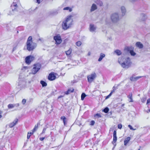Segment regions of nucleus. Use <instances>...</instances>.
<instances>
[{
  "mask_svg": "<svg viewBox=\"0 0 150 150\" xmlns=\"http://www.w3.org/2000/svg\"><path fill=\"white\" fill-rule=\"evenodd\" d=\"M124 59L123 57L119 58L118 59V62L121 66L124 68H128L130 67L131 64V62L129 58L127 57L125 59V61L122 62V60Z\"/></svg>",
  "mask_w": 150,
  "mask_h": 150,
  "instance_id": "1",
  "label": "nucleus"
},
{
  "mask_svg": "<svg viewBox=\"0 0 150 150\" xmlns=\"http://www.w3.org/2000/svg\"><path fill=\"white\" fill-rule=\"evenodd\" d=\"M32 38L29 36L26 42L27 49L29 51L33 50L36 47V44L32 42Z\"/></svg>",
  "mask_w": 150,
  "mask_h": 150,
  "instance_id": "2",
  "label": "nucleus"
},
{
  "mask_svg": "<svg viewBox=\"0 0 150 150\" xmlns=\"http://www.w3.org/2000/svg\"><path fill=\"white\" fill-rule=\"evenodd\" d=\"M33 66L34 67L31 70V73L33 74H36L40 69L41 65L40 63H38L34 64Z\"/></svg>",
  "mask_w": 150,
  "mask_h": 150,
  "instance_id": "3",
  "label": "nucleus"
},
{
  "mask_svg": "<svg viewBox=\"0 0 150 150\" xmlns=\"http://www.w3.org/2000/svg\"><path fill=\"white\" fill-rule=\"evenodd\" d=\"M23 76H20L18 78V85L23 87L26 85L27 82L26 79Z\"/></svg>",
  "mask_w": 150,
  "mask_h": 150,
  "instance_id": "4",
  "label": "nucleus"
},
{
  "mask_svg": "<svg viewBox=\"0 0 150 150\" xmlns=\"http://www.w3.org/2000/svg\"><path fill=\"white\" fill-rule=\"evenodd\" d=\"M11 7L12 10L9 13H8V15L13 14L15 12L18 11V6L16 3L13 2L11 5Z\"/></svg>",
  "mask_w": 150,
  "mask_h": 150,
  "instance_id": "5",
  "label": "nucleus"
},
{
  "mask_svg": "<svg viewBox=\"0 0 150 150\" xmlns=\"http://www.w3.org/2000/svg\"><path fill=\"white\" fill-rule=\"evenodd\" d=\"M111 18L113 23H116L119 20L118 14L117 13H114L112 14L111 16Z\"/></svg>",
  "mask_w": 150,
  "mask_h": 150,
  "instance_id": "6",
  "label": "nucleus"
},
{
  "mask_svg": "<svg viewBox=\"0 0 150 150\" xmlns=\"http://www.w3.org/2000/svg\"><path fill=\"white\" fill-rule=\"evenodd\" d=\"M116 133V130H114L113 133V140L112 142V143L114 145V146L112 149V150H113L114 149L116 145V144L115 143L117 140Z\"/></svg>",
  "mask_w": 150,
  "mask_h": 150,
  "instance_id": "7",
  "label": "nucleus"
},
{
  "mask_svg": "<svg viewBox=\"0 0 150 150\" xmlns=\"http://www.w3.org/2000/svg\"><path fill=\"white\" fill-rule=\"evenodd\" d=\"M54 39L55 41L56 44L57 45L60 44L62 41L61 36L59 35L54 36Z\"/></svg>",
  "mask_w": 150,
  "mask_h": 150,
  "instance_id": "8",
  "label": "nucleus"
},
{
  "mask_svg": "<svg viewBox=\"0 0 150 150\" xmlns=\"http://www.w3.org/2000/svg\"><path fill=\"white\" fill-rule=\"evenodd\" d=\"M72 16H67L66 20L64 21V22H66L67 25H69L70 27L71 25H72V23L73 21V19H71Z\"/></svg>",
  "mask_w": 150,
  "mask_h": 150,
  "instance_id": "9",
  "label": "nucleus"
},
{
  "mask_svg": "<svg viewBox=\"0 0 150 150\" xmlns=\"http://www.w3.org/2000/svg\"><path fill=\"white\" fill-rule=\"evenodd\" d=\"M34 59V57L31 56H29L27 57L25 59V62L28 64H30L31 62Z\"/></svg>",
  "mask_w": 150,
  "mask_h": 150,
  "instance_id": "10",
  "label": "nucleus"
},
{
  "mask_svg": "<svg viewBox=\"0 0 150 150\" xmlns=\"http://www.w3.org/2000/svg\"><path fill=\"white\" fill-rule=\"evenodd\" d=\"M96 76H88V81L89 83H91L95 79Z\"/></svg>",
  "mask_w": 150,
  "mask_h": 150,
  "instance_id": "11",
  "label": "nucleus"
},
{
  "mask_svg": "<svg viewBox=\"0 0 150 150\" xmlns=\"http://www.w3.org/2000/svg\"><path fill=\"white\" fill-rule=\"evenodd\" d=\"M18 120L17 118H16L15 119V120L11 123H10L9 125V127L10 128H12L18 122Z\"/></svg>",
  "mask_w": 150,
  "mask_h": 150,
  "instance_id": "12",
  "label": "nucleus"
},
{
  "mask_svg": "<svg viewBox=\"0 0 150 150\" xmlns=\"http://www.w3.org/2000/svg\"><path fill=\"white\" fill-rule=\"evenodd\" d=\"M62 27L63 29L64 30H66L70 27L69 25H67L66 22L64 21L63 22Z\"/></svg>",
  "mask_w": 150,
  "mask_h": 150,
  "instance_id": "13",
  "label": "nucleus"
},
{
  "mask_svg": "<svg viewBox=\"0 0 150 150\" xmlns=\"http://www.w3.org/2000/svg\"><path fill=\"white\" fill-rule=\"evenodd\" d=\"M59 77V76L57 77L56 76H48L47 79L50 81H52L55 80L56 78Z\"/></svg>",
  "mask_w": 150,
  "mask_h": 150,
  "instance_id": "14",
  "label": "nucleus"
},
{
  "mask_svg": "<svg viewBox=\"0 0 150 150\" xmlns=\"http://www.w3.org/2000/svg\"><path fill=\"white\" fill-rule=\"evenodd\" d=\"M74 89L71 88H69L67 91L64 92V93L65 94L68 95L71 93H73L74 92Z\"/></svg>",
  "mask_w": 150,
  "mask_h": 150,
  "instance_id": "15",
  "label": "nucleus"
},
{
  "mask_svg": "<svg viewBox=\"0 0 150 150\" xmlns=\"http://www.w3.org/2000/svg\"><path fill=\"white\" fill-rule=\"evenodd\" d=\"M147 18L146 15L144 13H142L140 16V20L142 21H145Z\"/></svg>",
  "mask_w": 150,
  "mask_h": 150,
  "instance_id": "16",
  "label": "nucleus"
},
{
  "mask_svg": "<svg viewBox=\"0 0 150 150\" xmlns=\"http://www.w3.org/2000/svg\"><path fill=\"white\" fill-rule=\"evenodd\" d=\"M142 77V76H139L134 77L133 76H132L130 77V80L132 81H136L138 80L139 79L141 78Z\"/></svg>",
  "mask_w": 150,
  "mask_h": 150,
  "instance_id": "17",
  "label": "nucleus"
},
{
  "mask_svg": "<svg viewBox=\"0 0 150 150\" xmlns=\"http://www.w3.org/2000/svg\"><path fill=\"white\" fill-rule=\"evenodd\" d=\"M134 47L132 46H127L125 47V48L124 50L127 51L128 52H129L130 53L131 51L132 50H134Z\"/></svg>",
  "mask_w": 150,
  "mask_h": 150,
  "instance_id": "18",
  "label": "nucleus"
},
{
  "mask_svg": "<svg viewBox=\"0 0 150 150\" xmlns=\"http://www.w3.org/2000/svg\"><path fill=\"white\" fill-rule=\"evenodd\" d=\"M136 47L139 48V49H142L143 47V45L139 42H137L136 43Z\"/></svg>",
  "mask_w": 150,
  "mask_h": 150,
  "instance_id": "19",
  "label": "nucleus"
},
{
  "mask_svg": "<svg viewBox=\"0 0 150 150\" xmlns=\"http://www.w3.org/2000/svg\"><path fill=\"white\" fill-rule=\"evenodd\" d=\"M81 76H74V79L73 81V83H75L77 82L81 78Z\"/></svg>",
  "mask_w": 150,
  "mask_h": 150,
  "instance_id": "20",
  "label": "nucleus"
},
{
  "mask_svg": "<svg viewBox=\"0 0 150 150\" xmlns=\"http://www.w3.org/2000/svg\"><path fill=\"white\" fill-rule=\"evenodd\" d=\"M96 29V28L93 24H91L90 25V31L93 32Z\"/></svg>",
  "mask_w": 150,
  "mask_h": 150,
  "instance_id": "21",
  "label": "nucleus"
},
{
  "mask_svg": "<svg viewBox=\"0 0 150 150\" xmlns=\"http://www.w3.org/2000/svg\"><path fill=\"white\" fill-rule=\"evenodd\" d=\"M121 11L122 15V16H124L125 15L126 12V8L124 6H122L121 7Z\"/></svg>",
  "mask_w": 150,
  "mask_h": 150,
  "instance_id": "22",
  "label": "nucleus"
},
{
  "mask_svg": "<svg viewBox=\"0 0 150 150\" xmlns=\"http://www.w3.org/2000/svg\"><path fill=\"white\" fill-rule=\"evenodd\" d=\"M130 137H128L125 139L124 141V145L125 146H127V143L129 142L130 140Z\"/></svg>",
  "mask_w": 150,
  "mask_h": 150,
  "instance_id": "23",
  "label": "nucleus"
},
{
  "mask_svg": "<svg viewBox=\"0 0 150 150\" xmlns=\"http://www.w3.org/2000/svg\"><path fill=\"white\" fill-rule=\"evenodd\" d=\"M142 129H143V134H145L148 132V129H149V127H145L143 128L141 127Z\"/></svg>",
  "mask_w": 150,
  "mask_h": 150,
  "instance_id": "24",
  "label": "nucleus"
},
{
  "mask_svg": "<svg viewBox=\"0 0 150 150\" xmlns=\"http://www.w3.org/2000/svg\"><path fill=\"white\" fill-rule=\"evenodd\" d=\"M61 120L63 121L64 125H65L67 124V118L64 116H62L61 117Z\"/></svg>",
  "mask_w": 150,
  "mask_h": 150,
  "instance_id": "25",
  "label": "nucleus"
},
{
  "mask_svg": "<svg viewBox=\"0 0 150 150\" xmlns=\"http://www.w3.org/2000/svg\"><path fill=\"white\" fill-rule=\"evenodd\" d=\"M40 125V122H38L36 125H35L34 128L32 130L33 131V132H35L38 129V125Z\"/></svg>",
  "mask_w": 150,
  "mask_h": 150,
  "instance_id": "26",
  "label": "nucleus"
},
{
  "mask_svg": "<svg viewBox=\"0 0 150 150\" xmlns=\"http://www.w3.org/2000/svg\"><path fill=\"white\" fill-rule=\"evenodd\" d=\"M97 9V7L96 5L94 4H93L91 7V11H93Z\"/></svg>",
  "mask_w": 150,
  "mask_h": 150,
  "instance_id": "27",
  "label": "nucleus"
},
{
  "mask_svg": "<svg viewBox=\"0 0 150 150\" xmlns=\"http://www.w3.org/2000/svg\"><path fill=\"white\" fill-rule=\"evenodd\" d=\"M40 83L42 85V87H46L47 85V84L46 82L43 80H41L40 81Z\"/></svg>",
  "mask_w": 150,
  "mask_h": 150,
  "instance_id": "28",
  "label": "nucleus"
},
{
  "mask_svg": "<svg viewBox=\"0 0 150 150\" xmlns=\"http://www.w3.org/2000/svg\"><path fill=\"white\" fill-rule=\"evenodd\" d=\"M105 56V55L104 54H103L102 53H101L100 54V57L98 59V61H101L103 59V58Z\"/></svg>",
  "mask_w": 150,
  "mask_h": 150,
  "instance_id": "29",
  "label": "nucleus"
},
{
  "mask_svg": "<svg viewBox=\"0 0 150 150\" xmlns=\"http://www.w3.org/2000/svg\"><path fill=\"white\" fill-rule=\"evenodd\" d=\"M132 93H129V94L127 96L128 98L130 100L129 101V102H133V100L132 98Z\"/></svg>",
  "mask_w": 150,
  "mask_h": 150,
  "instance_id": "30",
  "label": "nucleus"
},
{
  "mask_svg": "<svg viewBox=\"0 0 150 150\" xmlns=\"http://www.w3.org/2000/svg\"><path fill=\"white\" fill-rule=\"evenodd\" d=\"M96 3L100 6H101L103 5V3L102 1L100 0H96L95 1Z\"/></svg>",
  "mask_w": 150,
  "mask_h": 150,
  "instance_id": "31",
  "label": "nucleus"
},
{
  "mask_svg": "<svg viewBox=\"0 0 150 150\" xmlns=\"http://www.w3.org/2000/svg\"><path fill=\"white\" fill-rule=\"evenodd\" d=\"M114 52L118 56H119L121 54L122 52L120 50H116Z\"/></svg>",
  "mask_w": 150,
  "mask_h": 150,
  "instance_id": "32",
  "label": "nucleus"
},
{
  "mask_svg": "<svg viewBox=\"0 0 150 150\" xmlns=\"http://www.w3.org/2000/svg\"><path fill=\"white\" fill-rule=\"evenodd\" d=\"M109 111V108L107 107H106L102 110V111L104 112L105 113H107Z\"/></svg>",
  "mask_w": 150,
  "mask_h": 150,
  "instance_id": "33",
  "label": "nucleus"
},
{
  "mask_svg": "<svg viewBox=\"0 0 150 150\" xmlns=\"http://www.w3.org/2000/svg\"><path fill=\"white\" fill-rule=\"evenodd\" d=\"M57 90L56 89H54L52 90L51 93V96L54 95L56 94Z\"/></svg>",
  "mask_w": 150,
  "mask_h": 150,
  "instance_id": "34",
  "label": "nucleus"
},
{
  "mask_svg": "<svg viewBox=\"0 0 150 150\" xmlns=\"http://www.w3.org/2000/svg\"><path fill=\"white\" fill-rule=\"evenodd\" d=\"M86 96V94L84 93H82L81 95V100H84V98Z\"/></svg>",
  "mask_w": 150,
  "mask_h": 150,
  "instance_id": "35",
  "label": "nucleus"
},
{
  "mask_svg": "<svg viewBox=\"0 0 150 150\" xmlns=\"http://www.w3.org/2000/svg\"><path fill=\"white\" fill-rule=\"evenodd\" d=\"M94 117L99 118H101L102 117V116L100 114L98 113H96L95 114H94Z\"/></svg>",
  "mask_w": 150,
  "mask_h": 150,
  "instance_id": "36",
  "label": "nucleus"
},
{
  "mask_svg": "<svg viewBox=\"0 0 150 150\" xmlns=\"http://www.w3.org/2000/svg\"><path fill=\"white\" fill-rule=\"evenodd\" d=\"M8 107L9 109H11L14 108L13 104H10L8 105Z\"/></svg>",
  "mask_w": 150,
  "mask_h": 150,
  "instance_id": "37",
  "label": "nucleus"
},
{
  "mask_svg": "<svg viewBox=\"0 0 150 150\" xmlns=\"http://www.w3.org/2000/svg\"><path fill=\"white\" fill-rule=\"evenodd\" d=\"M90 141L89 140H87L86 142H85L84 144L86 146H88L89 144H91V143L90 142Z\"/></svg>",
  "mask_w": 150,
  "mask_h": 150,
  "instance_id": "38",
  "label": "nucleus"
},
{
  "mask_svg": "<svg viewBox=\"0 0 150 150\" xmlns=\"http://www.w3.org/2000/svg\"><path fill=\"white\" fill-rule=\"evenodd\" d=\"M71 49H69L66 52V54L67 55H69L71 53Z\"/></svg>",
  "mask_w": 150,
  "mask_h": 150,
  "instance_id": "39",
  "label": "nucleus"
},
{
  "mask_svg": "<svg viewBox=\"0 0 150 150\" xmlns=\"http://www.w3.org/2000/svg\"><path fill=\"white\" fill-rule=\"evenodd\" d=\"M129 53H130V54L132 56H134L136 54V53L134 52V50H132Z\"/></svg>",
  "mask_w": 150,
  "mask_h": 150,
  "instance_id": "40",
  "label": "nucleus"
},
{
  "mask_svg": "<svg viewBox=\"0 0 150 150\" xmlns=\"http://www.w3.org/2000/svg\"><path fill=\"white\" fill-rule=\"evenodd\" d=\"M64 10H69V12H71L72 11V9L71 8H70L69 7H65L63 9Z\"/></svg>",
  "mask_w": 150,
  "mask_h": 150,
  "instance_id": "41",
  "label": "nucleus"
},
{
  "mask_svg": "<svg viewBox=\"0 0 150 150\" xmlns=\"http://www.w3.org/2000/svg\"><path fill=\"white\" fill-rule=\"evenodd\" d=\"M76 44L77 46H79L81 45V42L80 41H78L76 42Z\"/></svg>",
  "mask_w": 150,
  "mask_h": 150,
  "instance_id": "42",
  "label": "nucleus"
},
{
  "mask_svg": "<svg viewBox=\"0 0 150 150\" xmlns=\"http://www.w3.org/2000/svg\"><path fill=\"white\" fill-rule=\"evenodd\" d=\"M128 127L130 128V129H131V130H135L136 129H134L132 127V126L130 125H128Z\"/></svg>",
  "mask_w": 150,
  "mask_h": 150,
  "instance_id": "43",
  "label": "nucleus"
},
{
  "mask_svg": "<svg viewBox=\"0 0 150 150\" xmlns=\"http://www.w3.org/2000/svg\"><path fill=\"white\" fill-rule=\"evenodd\" d=\"M118 128L119 129H121L122 127V125L121 124H118L117 125Z\"/></svg>",
  "mask_w": 150,
  "mask_h": 150,
  "instance_id": "44",
  "label": "nucleus"
},
{
  "mask_svg": "<svg viewBox=\"0 0 150 150\" xmlns=\"http://www.w3.org/2000/svg\"><path fill=\"white\" fill-rule=\"evenodd\" d=\"M46 129H47V127H45V128H44L43 129L42 131V132L41 133V134H44L46 130Z\"/></svg>",
  "mask_w": 150,
  "mask_h": 150,
  "instance_id": "45",
  "label": "nucleus"
},
{
  "mask_svg": "<svg viewBox=\"0 0 150 150\" xmlns=\"http://www.w3.org/2000/svg\"><path fill=\"white\" fill-rule=\"evenodd\" d=\"M95 122L94 120H91L90 122V125H93L95 124Z\"/></svg>",
  "mask_w": 150,
  "mask_h": 150,
  "instance_id": "46",
  "label": "nucleus"
},
{
  "mask_svg": "<svg viewBox=\"0 0 150 150\" xmlns=\"http://www.w3.org/2000/svg\"><path fill=\"white\" fill-rule=\"evenodd\" d=\"M49 75H57V74L56 73L54 72H51Z\"/></svg>",
  "mask_w": 150,
  "mask_h": 150,
  "instance_id": "47",
  "label": "nucleus"
},
{
  "mask_svg": "<svg viewBox=\"0 0 150 150\" xmlns=\"http://www.w3.org/2000/svg\"><path fill=\"white\" fill-rule=\"evenodd\" d=\"M26 100L25 99H23L22 101V103L23 104H24L26 102Z\"/></svg>",
  "mask_w": 150,
  "mask_h": 150,
  "instance_id": "48",
  "label": "nucleus"
},
{
  "mask_svg": "<svg viewBox=\"0 0 150 150\" xmlns=\"http://www.w3.org/2000/svg\"><path fill=\"white\" fill-rule=\"evenodd\" d=\"M33 79H32L31 80H28V83L30 84L31 83V82H33Z\"/></svg>",
  "mask_w": 150,
  "mask_h": 150,
  "instance_id": "49",
  "label": "nucleus"
},
{
  "mask_svg": "<svg viewBox=\"0 0 150 150\" xmlns=\"http://www.w3.org/2000/svg\"><path fill=\"white\" fill-rule=\"evenodd\" d=\"M31 136L30 134H29V133H28L27 136V139H29L30 138V137Z\"/></svg>",
  "mask_w": 150,
  "mask_h": 150,
  "instance_id": "50",
  "label": "nucleus"
},
{
  "mask_svg": "<svg viewBox=\"0 0 150 150\" xmlns=\"http://www.w3.org/2000/svg\"><path fill=\"white\" fill-rule=\"evenodd\" d=\"M14 107H18L19 105V103L13 104Z\"/></svg>",
  "mask_w": 150,
  "mask_h": 150,
  "instance_id": "51",
  "label": "nucleus"
},
{
  "mask_svg": "<svg viewBox=\"0 0 150 150\" xmlns=\"http://www.w3.org/2000/svg\"><path fill=\"white\" fill-rule=\"evenodd\" d=\"M146 98H142V102L143 103H144L146 101Z\"/></svg>",
  "mask_w": 150,
  "mask_h": 150,
  "instance_id": "52",
  "label": "nucleus"
},
{
  "mask_svg": "<svg viewBox=\"0 0 150 150\" xmlns=\"http://www.w3.org/2000/svg\"><path fill=\"white\" fill-rule=\"evenodd\" d=\"M45 139V137H40L39 138L40 140L41 141H43Z\"/></svg>",
  "mask_w": 150,
  "mask_h": 150,
  "instance_id": "53",
  "label": "nucleus"
},
{
  "mask_svg": "<svg viewBox=\"0 0 150 150\" xmlns=\"http://www.w3.org/2000/svg\"><path fill=\"white\" fill-rule=\"evenodd\" d=\"M20 41V40H18L16 42L15 44H16V46H17L18 44L19 43Z\"/></svg>",
  "mask_w": 150,
  "mask_h": 150,
  "instance_id": "54",
  "label": "nucleus"
},
{
  "mask_svg": "<svg viewBox=\"0 0 150 150\" xmlns=\"http://www.w3.org/2000/svg\"><path fill=\"white\" fill-rule=\"evenodd\" d=\"M150 103V98L148 99L147 100L146 102V104H148L149 103Z\"/></svg>",
  "mask_w": 150,
  "mask_h": 150,
  "instance_id": "55",
  "label": "nucleus"
},
{
  "mask_svg": "<svg viewBox=\"0 0 150 150\" xmlns=\"http://www.w3.org/2000/svg\"><path fill=\"white\" fill-rule=\"evenodd\" d=\"M130 1L132 2V3H134L137 1H138L139 0H129Z\"/></svg>",
  "mask_w": 150,
  "mask_h": 150,
  "instance_id": "56",
  "label": "nucleus"
},
{
  "mask_svg": "<svg viewBox=\"0 0 150 150\" xmlns=\"http://www.w3.org/2000/svg\"><path fill=\"white\" fill-rule=\"evenodd\" d=\"M34 132H33V131L32 130V132H28V133H29V134H30L31 136L33 134V133Z\"/></svg>",
  "mask_w": 150,
  "mask_h": 150,
  "instance_id": "57",
  "label": "nucleus"
},
{
  "mask_svg": "<svg viewBox=\"0 0 150 150\" xmlns=\"http://www.w3.org/2000/svg\"><path fill=\"white\" fill-rule=\"evenodd\" d=\"M64 96H62V95H61L59 96L58 97V98L57 99H59V98H62Z\"/></svg>",
  "mask_w": 150,
  "mask_h": 150,
  "instance_id": "58",
  "label": "nucleus"
},
{
  "mask_svg": "<svg viewBox=\"0 0 150 150\" xmlns=\"http://www.w3.org/2000/svg\"><path fill=\"white\" fill-rule=\"evenodd\" d=\"M117 87H115V86H114L113 88H112V89H114V90H115L116 89H117Z\"/></svg>",
  "mask_w": 150,
  "mask_h": 150,
  "instance_id": "59",
  "label": "nucleus"
},
{
  "mask_svg": "<svg viewBox=\"0 0 150 150\" xmlns=\"http://www.w3.org/2000/svg\"><path fill=\"white\" fill-rule=\"evenodd\" d=\"M40 0H36V1H37L36 2L38 4H40Z\"/></svg>",
  "mask_w": 150,
  "mask_h": 150,
  "instance_id": "60",
  "label": "nucleus"
},
{
  "mask_svg": "<svg viewBox=\"0 0 150 150\" xmlns=\"http://www.w3.org/2000/svg\"><path fill=\"white\" fill-rule=\"evenodd\" d=\"M110 97V96L109 95H108V96H106V97L105 98V99H107L108 98Z\"/></svg>",
  "mask_w": 150,
  "mask_h": 150,
  "instance_id": "61",
  "label": "nucleus"
},
{
  "mask_svg": "<svg viewBox=\"0 0 150 150\" xmlns=\"http://www.w3.org/2000/svg\"><path fill=\"white\" fill-rule=\"evenodd\" d=\"M16 49V47H14L13 48V50H12V52H13L14 50H15Z\"/></svg>",
  "mask_w": 150,
  "mask_h": 150,
  "instance_id": "62",
  "label": "nucleus"
},
{
  "mask_svg": "<svg viewBox=\"0 0 150 150\" xmlns=\"http://www.w3.org/2000/svg\"><path fill=\"white\" fill-rule=\"evenodd\" d=\"M121 149H125L126 148H125V147L124 146V145H122L121 146Z\"/></svg>",
  "mask_w": 150,
  "mask_h": 150,
  "instance_id": "63",
  "label": "nucleus"
},
{
  "mask_svg": "<svg viewBox=\"0 0 150 150\" xmlns=\"http://www.w3.org/2000/svg\"><path fill=\"white\" fill-rule=\"evenodd\" d=\"M57 12H54L53 13H52V14L53 15H55V14H56L57 13Z\"/></svg>",
  "mask_w": 150,
  "mask_h": 150,
  "instance_id": "64",
  "label": "nucleus"
}]
</instances>
